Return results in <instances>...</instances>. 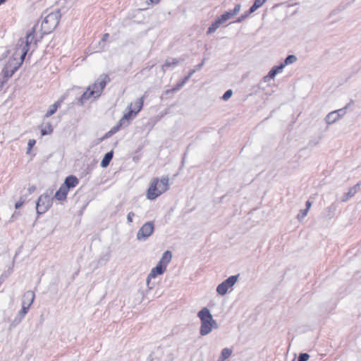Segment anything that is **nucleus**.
Returning a JSON list of instances; mask_svg holds the SVG:
<instances>
[{
	"label": "nucleus",
	"instance_id": "obj_17",
	"mask_svg": "<svg viewBox=\"0 0 361 361\" xmlns=\"http://www.w3.org/2000/svg\"><path fill=\"white\" fill-rule=\"evenodd\" d=\"M359 188H360V183H357L355 185H354L353 187H352L351 188H350L348 192L344 195V196L342 199V201L345 202L349 198L353 197L357 193Z\"/></svg>",
	"mask_w": 361,
	"mask_h": 361
},
{
	"label": "nucleus",
	"instance_id": "obj_42",
	"mask_svg": "<svg viewBox=\"0 0 361 361\" xmlns=\"http://www.w3.org/2000/svg\"><path fill=\"white\" fill-rule=\"evenodd\" d=\"M270 79H271V77H269V75H267L266 76L264 77L263 80L264 82H268Z\"/></svg>",
	"mask_w": 361,
	"mask_h": 361
},
{
	"label": "nucleus",
	"instance_id": "obj_37",
	"mask_svg": "<svg viewBox=\"0 0 361 361\" xmlns=\"http://www.w3.org/2000/svg\"><path fill=\"white\" fill-rule=\"evenodd\" d=\"M190 77L187 76L185 78V79L183 80V81L178 86L177 89H179L180 87H182L183 85V84L190 78Z\"/></svg>",
	"mask_w": 361,
	"mask_h": 361
},
{
	"label": "nucleus",
	"instance_id": "obj_2",
	"mask_svg": "<svg viewBox=\"0 0 361 361\" xmlns=\"http://www.w3.org/2000/svg\"><path fill=\"white\" fill-rule=\"evenodd\" d=\"M170 188L169 178L168 176L161 178H154L147 191V197L153 200L167 191Z\"/></svg>",
	"mask_w": 361,
	"mask_h": 361
},
{
	"label": "nucleus",
	"instance_id": "obj_38",
	"mask_svg": "<svg viewBox=\"0 0 361 361\" xmlns=\"http://www.w3.org/2000/svg\"><path fill=\"white\" fill-rule=\"evenodd\" d=\"M203 65H204V61L201 63H200L197 66H196L195 70L197 71V70L201 69L202 67L203 66Z\"/></svg>",
	"mask_w": 361,
	"mask_h": 361
},
{
	"label": "nucleus",
	"instance_id": "obj_22",
	"mask_svg": "<svg viewBox=\"0 0 361 361\" xmlns=\"http://www.w3.org/2000/svg\"><path fill=\"white\" fill-rule=\"evenodd\" d=\"M61 101H58L56 102H55L51 107L50 109L47 111V112L45 114V117L46 118H48L49 116H51V115H53L57 110V109L61 106Z\"/></svg>",
	"mask_w": 361,
	"mask_h": 361
},
{
	"label": "nucleus",
	"instance_id": "obj_10",
	"mask_svg": "<svg viewBox=\"0 0 361 361\" xmlns=\"http://www.w3.org/2000/svg\"><path fill=\"white\" fill-rule=\"evenodd\" d=\"M34 299L35 293L32 291H27L24 294L22 302V309L20 312V314L22 317H24L27 314L30 305L34 301Z\"/></svg>",
	"mask_w": 361,
	"mask_h": 361
},
{
	"label": "nucleus",
	"instance_id": "obj_11",
	"mask_svg": "<svg viewBox=\"0 0 361 361\" xmlns=\"http://www.w3.org/2000/svg\"><path fill=\"white\" fill-rule=\"evenodd\" d=\"M345 114V111L343 109L331 111L326 116V122L329 125L332 124L339 120Z\"/></svg>",
	"mask_w": 361,
	"mask_h": 361
},
{
	"label": "nucleus",
	"instance_id": "obj_20",
	"mask_svg": "<svg viewBox=\"0 0 361 361\" xmlns=\"http://www.w3.org/2000/svg\"><path fill=\"white\" fill-rule=\"evenodd\" d=\"M113 157V151L107 152L101 161V166L103 168L106 167Z\"/></svg>",
	"mask_w": 361,
	"mask_h": 361
},
{
	"label": "nucleus",
	"instance_id": "obj_45",
	"mask_svg": "<svg viewBox=\"0 0 361 361\" xmlns=\"http://www.w3.org/2000/svg\"><path fill=\"white\" fill-rule=\"evenodd\" d=\"M5 1V0H0V5L3 4Z\"/></svg>",
	"mask_w": 361,
	"mask_h": 361
},
{
	"label": "nucleus",
	"instance_id": "obj_6",
	"mask_svg": "<svg viewBox=\"0 0 361 361\" xmlns=\"http://www.w3.org/2000/svg\"><path fill=\"white\" fill-rule=\"evenodd\" d=\"M238 275L231 276L216 287V293L219 295H225L230 290H232L233 286L237 283Z\"/></svg>",
	"mask_w": 361,
	"mask_h": 361
},
{
	"label": "nucleus",
	"instance_id": "obj_30",
	"mask_svg": "<svg viewBox=\"0 0 361 361\" xmlns=\"http://www.w3.org/2000/svg\"><path fill=\"white\" fill-rule=\"evenodd\" d=\"M310 355L307 353H301L298 357V361H307Z\"/></svg>",
	"mask_w": 361,
	"mask_h": 361
},
{
	"label": "nucleus",
	"instance_id": "obj_21",
	"mask_svg": "<svg viewBox=\"0 0 361 361\" xmlns=\"http://www.w3.org/2000/svg\"><path fill=\"white\" fill-rule=\"evenodd\" d=\"M223 24L221 20L218 18L208 28V30L207 32V34H211L214 32H215L218 27L220 26V25Z\"/></svg>",
	"mask_w": 361,
	"mask_h": 361
},
{
	"label": "nucleus",
	"instance_id": "obj_23",
	"mask_svg": "<svg viewBox=\"0 0 361 361\" xmlns=\"http://www.w3.org/2000/svg\"><path fill=\"white\" fill-rule=\"evenodd\" d=\"M267 0H255L253 5L250 7L249 10V13H252L255 11H257L259 8L262 6V5L267 1Z\"/></svg>",
	"mask_w": 361,
	"mask_h": 361
},
{
	"label": "nucleus",
	"instance_id": "obj_41",
	"mask_svg": "<svg viewBox=\"0 0 361 361\" xmlns=\"http://www.w3.org/2000/svg\"><path fill=\"white\" fill-rule=\"evenodd\" d=\"M109 37V34H107V33L104 34V36H103L102 40L103 41H106L108 39Z\"/></svg>",
	"mask_w": 361,
	"mask_h": 361
},
{
	"label": "nucleus",
	"instance_id": "obj_13",
	"mask_svg": "<svg viewBox=\"0 0 361 361\" xmlns=\"http://www.w3.org/2000/svg\"><path fill=\"white\" fill-rule=\"evenodd\" d=\"M172 259V253L171 251H166L162 255L161 258L157 264H161L163 267L166 269L167 265L170 263Z\"/></svg>",
	"mask_w": 361,
	"mask_h": 361
},
{
	"label": "nucleus",
	"instance_id": "obj_34",
	"mask_svg": "<svg viewBox=\"0 0 361 361\" xmlns=\"http://www.w3.org/2000/svg\"><path fill=\"white\" fill-rule=\"evenodd\" d=\"M135 216V213L133 212H130L127 215V221L128 223L130 224L133 222V219Z\"/></svg>",
	"mask_w": 361,
	"mask_h": 361
},
{
	"label": "nucleus",
	"instance_id": "obj_26",
	"mask_svg": "<svg viewBox=\"0 0 361 361\" xmlns=\"http://www.w3.org/2000/svg\"><path fill=\"white\" fill-rule=\"evenodd\" d=\"M53 132V128L50 124H47L44 128L41 130L42 135H49Z\"/></svg>",
	"mask_w": 361,
	"mask_h": 361
},
{
	"label": "nucleus",
	"instance_id": "obj_7",
	"mask_svg": "<svg viewBox=\"0 0 361 361\" xmlns=\"http://www.w3.org/2000/svg\"><path fill=\"white\" fill-rule=\"evenodd\" d=\"M52 204V198L49 195H40L37 201L36 209L39 214L45 213Z\"/></svg>",
	"mask_w": 361,
	"mask_h": 361
},
{
	"label": "nucleus",
	"instance_id": "obj_12",
	"mask_svg": "<svg viewBox=\"0 0 361 361\" xmlns=\"http://www.w3.org/2000/svg\"><path fill=\"white\" fill-rule=\"evenodd\" d=\"M241 5L240 4H238L235 6V8L229 11H226L219 18L221 20V22L224 23L226 20H229L232 16L238 14L239 11H240Z\"/></svg>",
	"mask_w": 361,
	"mask_h": 361
},
{
	"label": "nucleus",
	"instance_id": "obj_14",
	"mask_svg": "<svg viewBox=\"0 0 361 361\" xmlns=\"http://www.w3.org/2000/svg\"><path fill=\"white\" fill-rule=\"evenodd\" d=\"M144 102V97L137 99L133 103H130L129 105V109L134 110L135 115H136L142 108Z\"/></svg>",
	"mask_w": 361,
	"mask_h": 361
},
{
	"label": "nucleus",
	"instance_id": "obj_9",
	"mask_svg": "<svg viewBox=\"0 0 361 361\" xmlns=\"http://www.w3.org/2000/svg\"><path fill=\"white\" fill-rule=\"evenodd\" d=\"M166 270L165 267L159 264L151 269L146 279V285L149 290H152L154 288V284L151 282L152 279H155L157 276L162 275Z\"/></svg>",
	"mask_w": 361,
	"mask_h": 361
},
{
	"label": "nucleus",
	"instance_id": "obj_18",
	"mask_svg": "<svg viewBox=\"0 0 361 361\" xmlns=\"http://www.w3.org/2000/svg\"><path fill=\"white\" fill-rule=\"evenodd\" d=\"M135 116V111L134 110H129V111L119 121H120V126H127L128 125V120L130 119H132L133 118V116Z\"/></svg>",
	"mask_w": 361,
	"mask_h": 361
},
{
	"label": "nucleus",
	"instance_id": "obj_24",
	"mask_svg": "<svg viewBox=\"0 0 361 361\" xmlns=\"http://www.w3.org/2000/svg\"><path fill=\"white\" fill-rule=\"evenodd\" d=\"M232 354V350L230 348H224L221 350V356L219 357V361H224L227 358H228Z\"/></svg>",
	"mask_w": 361,
	"mask_h": 361
},
{
	"label": "nucleus",
	"instance_id": "obj_4",
	"mask_svg": "<svg viewBox=\"0 0 361 361\" xmlns=\"http://www.w3.org/2000/svg\"><path fill=\"white\" fill-rule=\"evenodd\" d=\"M110 81L109 76L106 74L101 75L96 82L89 87L81 97L82 102L89 99L91 97L97 98L100 96L106 85Z\"/></svg>",
	"mask_w": 361,
	"mask_h": 361
},
{
	"label": "nucleus",
	"instance_id": "obj_32",
	"mask_svg": "<svg viewBox=\"0 0 361 361\" xmlns=\"http://www.w3.org/2000/svg\"><path fill=\"white\" fill-rule=\"evenodd\" d=\"M251 13H249V11L246 12V13H245L244 15H242L240 17H239L236 22L238 23H240L243 20H244L245 19H246Z\"/></svg>",
	"mask_w": 361,
	"mask_h": 361
},
{
	"label": "nucleus",
	"instance_id": "obj_44",
	"mask_svg": "<svg viewBox=\"0 0 361 361\" xmlns=\"http://www.w3.org/2000/svg\"><path fill=\"white\" fill-rule=\"evenodd\" d=\"M196 71V70H192V71H190V73H189V77H191V75Z\"/></svg>",
	"mask_w": 361,
	"mask_h": 361
},
{
	"label": "nucleus",
	"instance_id": "obj_8",
	"mask_svg": "<svg viewBox=\"0 0 361 361\" xmlns=\"http://www.w3.org/2000/svg\"><path fill=\"white\" fill-rule=\"evenodd\" d=\"M154 225L152 221L144 224L137 233V238L140 240H146L154 232Z\"/></svg>",
	"mask_w": 361,
	"mask_h": 361
},
{
	"label": "nucleus",
	"instance_id": "obj_19",
	"mask_svg": "<svg viewBox=\"0 0 361 361\" xmlns=\"http://www.w3.org/2000/svg\"><path fill=\"white\" fill-rule=\"evenodd\" d=\"M178 63V60L176 59L169 58L166 60L165 63L162 65V70L166 71V68L175 66Z\"/></svg>",
	"mask_w": 361,
	"mask_h": 361
},
{
	"label": "nucleus",
	"instance_id": "obj_40",
	"mask_svg": "<svg viewBox=\"0 0 361 361\" xmlns=\"http://www.w3.org/2000/svg\"><path fill=\"white\" fill-rule=\"evenodd\" d=\"M311 205H312L311 202L310 201H307L305 209H307V211H309L310 208L311 207Z\"/></svg>",
	"mask_w": 361,
	"mask_h": 361
},
{
	"label": "nucleus",
	"instance_id": "obj_16",
	"mask_svg": "<svg viewBox=\"0 0 361 361\" xmlns=\"http://www.w3.org/2000/svg\"><path fill=\"white\" fill-rule=\"evenodd\" d=\"M68 190L62 184L55 194V198L58 200H63L66 198Z\"/></svg>",
	"mask_w": 361,
	"mask_h": 361
},
{
	"label": "nucleus",
	"instance_id": "obj_35",
	"mask_svg": "<svg viewBox=\"0 0 361 361\" xmlns=\"http://www.w3.org/2000/svg\"><path fill=\"white\" fill-rule=\"evenodd\" d=\"M24 202L25 200L22 197H20V200L16 203L15 208L19 209L20 207H21Z\"/></svg>",
	"mask_w": 361,
	"mask_h": 361
},
{
	"label": "nucleus",
	"instance_id": "obj_15",
	"mask_svg": "<svg viewBox=\"0 0 361 361\" xmlns=\"http://www.w3.org/2000/svg\"><path fill=\"white\" fill-rule=\"evenodd\" d=\"M78 183V179L75 176H70L66 178L63 185L69 190L70 188H75Z\"/></svg>",
	"mask_w": 361,
	"mask_h": 361
},
{
	"label": "nucleus",
	"instance_id": "obj_43",
	"mask_svg": "<svg viewBox=\"0 0 361 361\" xmlns=\"http://www.w3.org/2000/svg\"><path fill=\"white\" fill-rule=\"evenodd\" d=\"M152 4H157L160 0H149Z\"/></svg>",
	"mask_w": 361,
	"mask_h": 361
},
{
	"label": "nucleus",
	"instance_id": "obj_39",
	"mask_svg": "<svg viewBox=\"0 0 361 361\" xmlns=\"http://www.w3.org/2000/svg\"><path fill=\"white\" fill-rule=\"evenodd\" d=\"M35 189H36L35 186H34V185L30 186L28 188L29 192L30 193L32 192L33 191L35 190Z\"/></svg>",
	"mask_w": 361,
	"mask_h": 361
},
{
	"label": "nucleus",
	"instance_id": "obj_27",
	"mask_svg": "<svg viewBox=\"0 0 361 361\" xmlns=\"http://www.w3.org/2000/svg\"><path fill=\"white\" fill-rule=\"evenodd\" d=\"M123 126H120V122L114 127H113L106 134V137H110L112 135H114V133H116L117 131L119 130L120 128L122 127Z\"/></svg>",
	"mask_w": 361,
	"mask_h": 361
},
{
	"label": "nucleus",
	"instance_id": "obj_33",
	"mask_svg": "<svg viewBox=\"0 0 361 361\" xmlns=\"http://www.w3.org/2000/svg\"><path fill=\"white\" fill-rule=\"evenodd\" d=\"M284 65L281 63L280 66H274L272 68L276 71V73L278 74L279 73L281 72L282 70L284 68Z\"/></svg>",
	"mask_w": 361,
	"mask_h": 361
},
{
	"label": "nucleus",
	"instance_id": "obj_28",
	"mask_svg": "<svg viewBox=\"0 0 361 361\" xmlns=\"http://www.w3.org/2000/svg\"><path fill=\"white\" fill-rule=\"evenodd\" d=\"M233 94V91L231 90H228L222 96V99L224 101H227Z\"/></svg>",
	"mask_w": 361,
	"mask_h": 361
},
{
	"label": "nucleus",
	"instance_id": "obj_1",
	"mask_svg": "<svg viewBox=\"0 0 361 361\" xmlns=\"http://www.w3.org/2000/svg\"><path fill=\"white\" fill-rule=\"evenodd\" d=\"M36 29L37 25L33 26L27 32L25 38L18 41L14 56L8 60L2 70V74L5 78L8 79L11 78L19 68L29 50V46L36 42L35 35Z\"/></svg>",
	"mask_w": 361,
	"mask_h": 361
},
{
	"label": "nucleus",
	"instance_id": "obj_5",
	"mask_svg": "<svg viewBox=\"0 0 361 361\" xmlns=\"http://www.w3.org/2000/svg\"><path fill=\"white\" fill-rule=\"evenodd\" d=\"M60 20L59 11L51 12L48 14L42 22V29L44 33H49L54 30L58 25Z\"/></svg>",
	"mask_w": 361,
	"mask_h": 361
},
{
	"label": "nucleus",
	"instance_id": "obj_25",
	"mask_svg": "<svg viewBox=\"0 0 361 361\" xmlns=\"http://www.w3.org/2000/svg\"><path fill=\"white\" fill-rule=\"evenodd\" d=\"M296 61H297V58L295 56L289 55L286 58V59L284 61V63H283V64L284 65V66H286L287 65H290V64L295 63Z\"/></svg>",
	"mask_w": 361,
	"mask_h": 361
},
{
	"label": "nucleus",
	"instance_id": "obj_31",
	"mask_svg": "<svg viewBox=\"0 0 361 361\" xmlns=\"http://www.w3.org/2000/svg\"><path fill=\"white\" fill-rule=\"evenodd\" d=\"M307 209L301 210L300 214L298 215V219L300 220L301 219H303L305 216L307 214Z\"/></svg>",
	"mask_w": 361,
	"mask_h": 361
},
{
	"label": "nucleus",
	"instance_id": "obj_29",
	"mask_svg": "<svg viewBox=\"0 0 361 361\" xmlns=\"http://www.w3.org/2000/svg\"><path fill=\"white\" fill-rule=\"evenodd\" d=\"M35 142H36V141L34 139L29 140V141L27 142V154L30 153L32 148L35 145Z\"/></svg>",
	"mask_w": 361,
	"mask_h": 361
},
{
	"label": "nucleus",
	"instance_id": "obj_3",
	"mask_svg": "<svg viewBox=\"0 0 361 361\" xmlns=\"http://www.w3.org/2000/svg\"><path fill=\"white\" fill-rule=\"evenodd\" d=\"M197 317L200 320V334L201 336H206L211 333L214 329L218 327L216 322L213 319L210 310L207 307H203L197 313Z\"/></svg>",
	"mask_w": 361,
	"mask_h": 361
},
{
	"label": "nucleus",
	"instance_id": "obj_36",
	"mask_svg": "<svg viewBox=\"0 0 361 361\" xmlns=\"http://www.w3.org/2000/svg\"><path fill=\"white\" fill-rule=\"evenodd\" d=\"M269 77H271V79H273L277 74L276 73V71L273 68L271 69V71L268 73Z\"/></svg>",
	"mask_w": 361,
	"mask_h": 361
}]
</instances>
